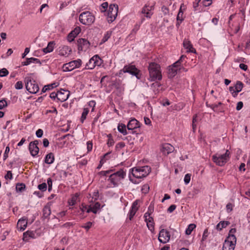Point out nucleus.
<instances>
[{
  "label": "nucleus",
  "instance_id": "1",
  "mask_svg": "<svg viewBox=\"0 0 250 250\" xmlns=\"http://www.w3.org/2000/svg\"><path fill=\"white\" fill-rule=\"evenodd\" d=\"M150 171V168L147 166L132 168L129 171L130 180L135 184H138L140 180L146 177Z\"/></svg>",
  "mask_w": 250,
  "mask_h": 250
},
{
  "label": "nucleus",
  "instance_id": "2",
  "mask_svg": "<svg viewBox=\"0 0 250 250\" xmlns=\"http://www.w3.org/2000/svg\"><path fill=\"white\" fill-rule=\"evenodd\" d=\"M236 229L232 228L230 229L229 235L223 244L222 250H234L236 243V238L235 234Z\"/></svg>",
  "mask_w": 250,
  "mask_h": 250
},
{
  "label": "nucleus",
  "instance_id": "3",
  "mask_svg": "<svg viewBox=\"0 0 250 250\" xmlns=\"http://www.w3.org/2000/svg\"><path fill=\"white\" fill-rule=\"evenodd\" d=\"M149 80L154 81L156 80H160L162 79V74L160 65L155 62H150L148 67Z\"/></svg>",
  "mask_w": 250,
  "mask_h": 250
},
{
  "label": "nucleus",
  "instance_id": "4",
  "mask_svg": "<svg viewBox=\"0 0 250 250\" xmlns=\"http://www.w3.org/2000/svg\"><path fill=\"white\" fill-rule=\"evenodd\" d=\"M125 176V172L123 170L111 174L108 179V181L111 183L110 187L117 186Z\"/></svg>",
  "mask_w": 250,
  "mask_h": 250
},
{
  "label": "nucleus",
  "instance_id": "5",
  "mask_svg": "<svg viewBox=\"0 0 250 250\" xmlns=\"http://www.w3.org/2000/svg\"><path fill=\"white\" fill-rule=\"evenodd\" d=\"M229 152L226 150L225 153H216L212 156L213 161L219 166H224L229 160Z\"/></svg>",
  "mask_w": 250,
  "mask_h": 250
},
{
  "label": "nucleus",
  "instance_id": "6",
  "mask_svg": "<svg viewBox=\"0 0 250 250\" xmlns=\"http://www.w3.org/2000/svg\"><path fill=\"white\" fill-rule=\"evenodd\" d=\"M82 65V61L78 59L63 64L62 70L63 72H70L75 69L79 68Z\"/></svg>",
  "mask_w": 250,
  "mask_h": 250
},
{
  "label": "nucleus",
  "instance_id": "7",
  "mask_svg": "<svg viewBox=\"0 0 250 250\" xmlns=\"http://www.w3.org/2000/svg\"><path fill=\"white\" fill-rule=\"evenodd\" d=\"M79 21L82 24L88 25L94 22L95 17L91 12L85 11L80 15Z\"/></svg>",
  "mask_w": 250,
  "mask_h": 250
},
{
  "label": "nucleus",
  "instance_id": "8",
  "mask_svg": "<svg viewBox=\"0 0 250 250\" xmlns=\"http://www.w3.org/2000/svg\"><path fill=\"white\" fill-rule=\"evenodd\" d=\"M25 82L26 90L30 93L35 94L39 91V85L34 80L26 78Z\"/></svg>",
  "mask_w": 250,
  "mask_h": 250
},
{
  "label": "nucleus",
  "instance_id": "9",
  "mask_svg": "<svg viewBox=\"0 0 250 250\" xmlns=\"http://www.w3.org/2000/svg\"><path fill=\"white\" fill-rule=\"evenodd\" d=\"M118 6L117 4H112L109 5L107 15V20L108 22H113L117 17Z\"/></svg>",
  "mask_w": 250,
  "mask_h": 250
},
{
  "label": "nucleus",
  "instance_id": "10",
  "mask_svg": "<svg viewBox=\"0 0 250 250\" xmlns=\"http://www.w3.org/2000/svg\"><path fill=\"white\" fill-rule=\"evenodd\" d=\"M102 63V60L97 55H94L86 63L85 69H92L96 66H100Z\"/></svg>",
  "mask_w": 250,
  "mask_h": 250
},
{
  "label": "nucleus",
  "instance_id": "11",
  "mask_svg": "<svg viewBox=\"0 0 250 250\" xmlns=\"http://www.w3.org/2000/svg\"><path fill=\"white\" fill-rule=\"evenodd\" d=\"M124 73H128L132 75L135 76L137 79H139L138 76L139 71L134 65L129 64L125 66L123 69L120 70L119 75L123 74Z\"/></svg>",
  "mask_w": 250,
  "mask_h": 250
},
{
  "label": "nucleus",
  "instance_id": "12",
  "mask_svg": "<svg viewBox=\"0 0 250 250\" xmlns=\"http://www.w3.org/2000/svg\"><path fill=\"white\" fill-rule=\"evenodd\" d=\"M170 238V235L168 230L162 229L159 232L158 240L160 242L165 244L169 242Z\"/></svg>",
  "mask_w": 250,
  "mask_h": 250
},
{
  "label": "nucleus",
  "instance_id": "13",
  "mask_svg": "<svg viewBox=\"0 0 250 250\" xmlns=\"http://www.w3.org/2000/svg\"><path fill=\"white\" fill-rule=\"evenodd\" d=\"M183 58L184 56H182L180 60L169 67L168 73L170 77H173L176 75L178 70L180 69L179 64L180 63V61Z\"/></svg>",
  "mask_w": 250,
  "mask_h": 250
},
{
  "label": "nucleus",
  "instance_id": "14",
  "mask_svg": "<svg viewBox=\"0 0 250 250\" xmlns=\"http://www.w3.org/2000/svg\"><path fill=\"white\" fill-rule=\"evenodd\" d=\"M90 204L88 205V208L86 210V212H93V213H97L99 212L102 208L101 204L99 202H90Z\"/></svg>",
  "mask_w": 250,
  "mask_h": 250
},
{
  "label": "nucleus",
  "instance_id": "15",
  "mask_svg": "<svg viewBox=\"0 0 250 250\" xmlns=\"http://www.w3.org/2000/svg\"><path fill=\"white\" fill-rule=\"evenodd\" d=\"M38 144V141L32 142L29 144V149L31 155L33 157L36 156L39 153V148L37 146Z\"/></svg>",
  "mask_w": 250,
  "mask_h": 250
},
{
  "label": "nucleus",
  "instance_id": "16",
  "mask_svg": "<svg viewBox=\"0 0 250 250\" xmlns=\"http://www.w3.org/2000/svg\"><path fill=\"white\" fill-rule=\"evenodd\" d=\"M69 96V91L61 89L58 91V100L62 102L65 101Z\"/></svg>",
  "mask_w": 250,
  "mask_h": 250
},
{
  "label": "nucleus",
  "instance_id": "17",
  "mask_svg": "<svg viewBox=\"0 0 250 250\" xmlns=\"http://www.w3.org/2000/svg\"><path fill=\"white\" fill-rule=\"evenodd\" d=\"M138 203L139 201L136 200L134 202L132 205L131 208L128 214V217L130 220L132 219L138 209Z\"/></svg>",
  "mask_w": 250,
  "mask_h": 250
},
{
  "label": "nucleus",
  "instance_id": "18",
  "mask_svg": "<svg viewBox=\"0 0 250 250\" xmlns=\"http://www.w3.org/2000/svg\"><path fill=\"white\" fill-rule=\"evenodd\" d=\"M71 51V49L68 46L63 45L59 48L58 54L61 56L66 57L68 56Z\"/></svg>",
  "mask_w": 250,
  "mask_h": 250
},
{
  "label": "nucleus",
  "instance_id": "19",
  "mask_svg": "<svg viewBox=\"0 0 250 250\" xmlns=\"http://www.w3.org/2000/svg\"><path fill=\"white\" fill-rule=\"evenodd\" d=\"M89 43L88 41L84 39H80L78 41V49L81 51H86L89 47Z\"/></svg>",
  "mask_w": 250,
  "mask_h": 250
},
{
  "label": "nucleus",
  "instance_id": "20",
  "mask_svg": "<svg viewBox=\"0 0 250 250\" xmlns=\"http://www.w3.org/2000/svg\"><path fill=\"white\" fill-rule=\"evenodd\" d=\"M81 31L80 27H76L73 31H72L67 36V41L71 42L74 41V39L80 33Z\"/></svg>",
  "mask_w": 250,
  "mask_h": 250
},
{
  "label": "nucleus",
  "instance_id": "21",
  "mask_svg": "<svg viewBox=\"0 0 250 250\" xmlns=\"http://www.w3.org/2000/svg\"><path fill=\"white\" fill-rule=\"evenodd\" d=\"M140 127L139 122L135 119H131L128 123L127 127L128 130H133Z\"/></svg>",
  "mask_w": 250,
  "mask_h": 250
},
{
  "label": "nucleus",
  "instance_id": "22",
  "mask_svg": "<svg viewBox=\"0 0 250 250\" xmlns=\"http://www.w3.org/2000/svg\"><path fill=\"white\" fill-rule=\"evenodd\" d=\"M145 217L148 229L152 231L154 230L153 218L147 213L145 214Z\"/></svg>",
  "mask_w": 250,
  "mask_h": 250
},
{
  "label": "nucleus",
  "instance_id": "23",
  "mask_svg": "<svg viewBox=\"0 0 250 250\" xmlns=\"http://www.w3.org/2000/svg\"><path fill=\"white\" fill-rule=\"evenodd\" d=\"M173 150V146L169 144H164L161 148V151L164 155H167Z\"/></svg>",
  "mask_w": 250,
  "mask_h": 250
},
{
  "label": "nucleus",
  "instance_id": "24",
  "mask_svg": "<svg viewBox=\"0 0 250 250\" xmlns=\"http://www.w3.org/2000/svg\"><path fill=\"white\" fill-rule=\"evenodd\" d=\"M153 10V6L152 5H146L142 9V12L145 14L146 17L148 18H150L152 13L151 11Z\"/></svg>",
  "mask_w": 250,
  "mask_h": 250
},
{
  "label": "nucleus",
  "instance_id": "25",
  "mask_svg": "<svg viewBox=\"0 0 250 250\" xmlns=\"http://www.w3.org/2000/svg\"><path fill=\"white\" fill-rule=\"evenodd\" d=\"M27 219L25 217H23L20 219L17 223V227L20 230L23 231L24 230L27 226Z\"/></svg>",
  "mask_w": 250,
  "mask_h": 250
},
{
  "label": "nucleus",
  "instance_id": "26",
  "mask_svg": "<svg viewBox=\"0 0 250 250\" xmlns=\"http://www.w3.org/2000/svg\"><path fill=\"white\" fill-rule=\"evenodd\" d=\"M183 46L184 48L187 50V52L196 53L195 49L193 47L189 41L185 40L183 42Z\"/></svg>",
  "mask_w": 250,
  "mask_h": 250
},
{
  "label": "nucleus",
  "instance_id": "27",
  "mask_svg": "<svg viewBox=\"0 0 250 250\" xmlns=\"http://www.w3.org/2000/svg\"><path fill=\"white\" fill-rule=\"evenodd\" d=\"M55 42H49L46 47L42 49V51L45 54L49 53L52 52L54 50Z\"/></svg>",
  "mask_w": 250,
  "mask_h": 250
},
{
  "label": "nucleus",
  "instance_id": "28",
  "mask_svg": "<svg viewBox=\"0 0 250 250\" xmlns=\"http://www.w3.org/2000/svg\"><path fill=\"white\" fill-rule=\"evenodd\" d=\"M31 63H40V60L37 58L32 57L30 58H27L26 61L22 62V64L23 65H28Z\"/></svg>",
  "mask_w": 250,
  "mask_h": 250
},
{
  "label": "nucleus",
  "instance_id": "29",
  "mask_svg": "<svg viewBox=\"0 0 250 250\" xmlns=\"http://www.w3.org/2000/svg\"><path fill=\"white\" fill-rule=\"evenodd\" d=\"M185 16L184 14L181 12H179L176 18V26L177 28L179 27L182 22L184 21Z\"/></svg>",
  "mask_w": 250,
  "mask_h": 250
},
{
  "label": "nucleus",
  "instance_id": "30",
  "mask_svg": "<svg viewBox=\"0 0 250 250\" xmlns=\"http://www.w3.org/2000/svg\"><path fill=\"white\" fill-rule=\"evenodd\" d=\"M30 238H35V233L33 231H27L23 233V240L24 241H28Z\"/></svg>",
  "mask_w": 250,
  "mask_h": 250
},
{
  "label": "nucleus",
  "instance_id": "31",
  "mask_svg": "<svg viewBox=\"0 0 250 250\" xmlns=\"http://www.w3.org/2000/svg\"><path fill=\"white\" fill-rule=\"evenodd\" d=\"M54 161V156L52 153L47 154L45 158V162L48 164H51Z\"/></svg>",
  "mask_w": 250,
  "mask_h": 250
},
{
  "label": "nucleus",
  "instance_id": "32",
  "mask_svg": "<svg viewBox=\"0 0 250 250\" xmlns=\"http://www.w3.org/2000/svg\"><path fill=\"white\" fill-rule=\"evenodd\" d=\"M89 202H95L98 200L99 198V192L98 190L94 191L92 194H89Z\"/></svg>",
  "mask_w": 250,
  "mask_h": 250
},
{
  "label": "nucleus",
  "instance_id": "33",
  "mask_svg": "<svg viewBox=\"0 0 250 250\" xmlns=\"http://www.w3.org/2000/svg\"><path fill=\"white\" fill-rule=\"evenodd\" d=\"M78 197L79 194L78 193H76L75 195H73L68 201L69 206H72L75 205Z\"/></svg>",
  "mask_w": 250,
  "mask_h": 250
},
{
  "label": "nucleus",
  "instance_id": "34",
  "mask_svg": "<svg viewBox=\"0 0 250 250\" xmlns=\"http://www.w3.org/2000/svg\"><path fill=\"white\" fill-rule=\"evenodd\" d=\"M118 130L120 133H122L124 135L127 134L126 126L123 124H119L118 125Z\"/></svg>",
  "mask_w": 250,
  "mask_h": 250
},
{
  "label": "nucleus",
  "instance_id": "35",
  "mask_svg": "<svg viewBox=\"0 0 250 250\" xmlns=\"http://www.w3.org/2000/svg\"><path fill=\"white\" fill-rule=\"evenodd\" d=\"M208 229H206L204 231L203 234L202 235V237L200 243L201 246L205 247L206 246L205 242L207 240V239L208 237Z\"/></svg>",
  "mask_w": 250,
  "mask_h": 250
},
{
  "label": "nucleus",
  "instance_id": "36",
  "mask_svg": "<svg viewBox=\"0 0 250 250\" xmlns=\"http://www.w3.org/2000/svg\"><path fill=\"white\" fill-rule=\"evenodd\" d=\"M89 109L87 107H84L83 109V111L82 114V116L81 118V122L83 123L84 121L86 118V116L87 115L89 112Z\"/></svg>",
  "mask_w": 250,
  "mask_h": 250
},
{
  "label": "nucleus",
  "instance_id": "37",
  "mask_svg": "<svg viewBox=\"0 0 250 250\" xmlns=\"http://www.w3.org/2000/svg\"><path fill=\"white\" fill-rule=\"evenodd\" d=\"M196 225L194 224H190L188 226V227L186 229V234L189 235L191 233L192 231L195 229Z\"/></svg>",
  "mask_w": 250,
  "mask_h": 250
},
{
  "label": "nucleus",
  "instance_id": "38",
  "mask_svg": "<svg viewBox=\"0 0 250 250\" xmlns=\"http://www.w3.org/2000/svg\"><path fill=\"white\" fill-rule=\"evenodd\" d=\"M229 224V223L228 221H222L220 222L217 225V229L219 230H221L224 228H226L227 226H228Z\"/></svg>",
  "mask_w": 250,
  "mask_h": 250
},
{
  "label": "nucleus",
  "instance_id": "39",
  "mask_svg": "<svg viewBox=\"0 0 250 250\" xmlns=\"http://www.w3.org/2000/svg\"><path fill=\"white\" fill-rule=\"evenodd\" d=\"M25 188V186L22 183H18L16 185V189L17 192H22Z\"/></svg>",
  "mask_w": 250,
  "mask_h": 250
},
{
  "label": "nucleus",
  "instance_id": "40",
  "mask_svg": "<svg viewBox=\"0 0 250 250\" xmlns=\"http://www.w3.org/2000/svg\"><path fill=\"white\" fill-rule=\"evenodd\" d=\"M234 87V89L236 91V92L238 93L242 90L243 83L240 82H237Z\"/></svg>",
  "mask_w": 250,
  "mask_h": 250
},
{
  "label": "nucleus",
  "instance_id": "41",
  "mask_svg": "<svg viewBox=\"0 0 250 250\" xmlns=\"http://www.w3.org/2000/svg\"><path fill=\"white\" fill-rule=\"evenodd\" d=\"M43 212L44 216L45 217H47L48 216H49L50 215V214L51 213L50 208L48 206H45L43 208Z\"/></svg>",
  "mask_w": 250,
  "mask_h": 250
},
{
  "label": "nucleus",
  "instance_id": "42",
  "mask_svg": "<svg viewBox=\"0 0 250 250\" xmlns=\"http://www.w3.org/2000/svg\"><path fill=\"white\" fill-rule=\"evenodd\" d=\"M191 178L190 174H187L185 175L184 179V183L186 185H188L189 183Z\"/></svg>",
  "mask_w": 250,
  "mask_h": 250
},
{
  "label": "nucleus",
  "instance_id": "43",
  "mask_svg": "<svg viewBox=\"0 0 250 250\" xmlns=\"http://www.w3.org/2000/svg\"><path fill=\"white\" fill-rule=\"evenodd\" d=\"M111 35V32L107 31V32H106V33L104 34V35L102 39V42H104L106 41H107L108 40V39L110 37Z\"/></svg>",
  "mask_w": 250,
  "mask_h": 250
},
{
  "label": "nucleus",
  "instance_id": "44",
  "mask_svg": "<svg viewBox=\"0 0 250 250\" xmlns=\"http://www.w3.org/2000/svg\"><path fill=\"white\" fill-rule=\"evenodd\" d=\"M23 84L21 81L17 82L15 85V88L17 90L21 89L23 88Z\"/></svg>",
  "mask_w": 250,
  "mask_h": 250
},
{
  "label": "nucleus",
  "instance_id": "45",
  "mask_svg": "<svg viewBox=\"0 0 250 250\" xmlns=\"http://www.w3.org/2000/svg\"><path fill=\"white\" fill-rule=\"evenodd\" d=\"M108 7V3L105 2L102 4L100 7V11L101 12H104Z\"/></svg>",
  "mask_w": 250,
  "mask_h": 250
},
{
  "label": "nucleus",
  "instance_id": "46",
  "mask_svg": "<svg viewBox=\"0 0 250 250\" xmlns=\"http://www.w3.org/2000/svg\"><path fill=\"white\" fill-rule=\"evenodd\" d=\"M229 90L230 92L231 93V95L233 97H235L237 96L238 93L236 92V90L234 89V86H230L229 87Z\"/></svg>",
  "mask_w": 250,
  "mask_h": 250
},
{
  "label": "nucleus",
  "instance_id": "47",
  "mask_svg": "<svg viewBox=\"0 0 250 250\" xmlns=\"http://www.w3.org/2000/svg\"><path fill=\"white\" fill-rule=\"evenodd\" d=\"M38 188L42 191H45L47 189V184L45 183L40 184L38 186Z\"/></svg>",
  "mask_w": 250,
  "mask_h": 250
},
{
  "label": "nucleus",
  "instance_id": "48",
  "mask_svg": "<svg viewBox=\"0 0 250 250\" xmlns=\"http://www.w3.org/2000/svg\"><path fill=\"white\" fill-rule=\"evenodd\" d=\"M8 74V71L6 68H2L0 70V76L2 77Z\"/></svg>",
  "mask_w": 250,
  "mask_h": 250
},
{
  "label": "nucleus",
  "instance_id": "49",
  "mask_svg": "<svg viewBox=\"0 0 250 250\" xmlns=\"http://www.w3.org/2000/svg\"><path fill=\"white\" fill-rule=\"evenodd\" d=\"M7 105V102L5 100H0V109H3Z\"/></svg>",
  "mask_w": 250,
  "mask_h": 250
},
{
  "label": "nucleus",
  "instance_id": "50",
  "mask_svg": "<svg viewBox=\"0 0 250 250\" xmlns=\"http://www.w3.org/2000/svg\"><path fill=\"white\" fill-rule=\"evenodd\" d=\"M10 151V148L9 146H6L3 154V160H6L8 156V153Z\"/></svg>",
  "mask_w": 250,
  "mask_h": 250
},
{
  "label": "nucleus",
  "instance_id": "51",
  "mask_svg": "<svg viewBox=\"0 0 250 250\" xmlns=\"http://www.w3.org/2000/svg\"><path fill=\"white\" fill-rule=\"evenodd\" d=\"M56 85L55 83H53V84H52L51 85H47V86H45L43 88H42V92H45L47 89H49L50 88H52L54 87H56Z\"/></svg>",
  "mask_w": 250,
  "mask_h": 250
},
{
  "label": "nucleus",
  "instance_id": "52",
  "mask_svg": "<svg viewBox=\"0 0 250 250\" xmlns=\"http://www.w3.org/2000/svg\"><path fill=\"white\" fill-rule=\"evenodd\" d=\"M92 223L90 222H88L82 227L85 229L86 230H88L92 226Z\"/></svg>",
  "mask_w": 250,
  "mask_h": 250
},
{
  "label": "nucleus",
  "instance_id": "53",
  "mask_svg": "<svg viewBox=\"0 0 250 250\" xmlns=\"http://www.w3.org/2000/svg\"><path fill=\"white\" fill-rule=\"evenodd\" d=\"M202 3L205 6H209L212 3V0H203Z\"/></svg>",
  "mask_w": 250,
  "mask_h": 250
},
{
  "label": "nucleus",
  "instance_id": "54",
  "mask_svg": "<svg viewBox=\"0 0 250 250\" xmlns=\"http://www.w3.org/2000/svg\"><path fill=\"white\" fill-rule=\"evenodd\" d=\"M36 135L37 137L41 138L43 135V130L42 129H39L36 131Z\"/></svg>",
  "mask_w": 250,
  "mask_h": 250
},
{
  "label": "nucleus",
  "instance_id": "55",
  "mask_svg": "<svg viewBox=\"0 0 250 250\" xmlns=\"http://www.w3.org/2000/svg\"><path fill=\"white\" fill-rule=\"evenodd\" d=\"M114 143V140L113 138L111 137L110 135L108 136V140L107 142V145L108 146H110L113 145Z\"/></svg>",
  "mask_w": 250,
  "mask_h": 250
},
{
  "label": "nucleus",
  "instance_id": "56",
  "mask_svg": "<svg viewBox=\"0 0 250 250\" xmlns=\"http://www.w3.org/2000/svg\"><path fill=\"white\" fill-rule=\"evenodd\" d=\"M13 178L12 173L11 171H8L6 174L5 175V178L6 179L11 180Z\"/></svg>",
  "mask_w": 250,
  "mask_h": 250
},
{
  "label": "nucleus",
  "instance_id": "57",
  "mask_svg": "<svg viewBox=\"0 0 250 250\" xmlns=\"http://www.w3.org/2000/svg\"><path fill=\"white\" fill-rule=\"evenodd\" d=\"M88 106L92 107L91 111H93L94 109V107L96 105V102L94 101H90L89 102Z\"/></svg>",
  "mask_w": 250,
  "mask_h": 250
},
{
  "label": "nucleus",
  "instance_id": "58",
  "mask_svg": "<svg viewBox=\"0 0 250 250\" xmlns=\"http://www.w3.org/2000/svg\"><path fill=\"white\" fill-rule=\"evenodd\" d=\"M47 183L48 185V190L50 191L51 190L52 186V181L50 178H49L47 180Z\"/></svg>",
  "mask_w": 250,
  "mask_h": 250
},
{
  "label": "nucleus",
  "instance_id": "59",
  "mask_svg": "<svg viewBox=\"0 0 250 250\" xmlns=\"http://www.w3.org/2000/svg\"><path fill=\"white\" fill-rule=\"evenodd\" d=\"M92 146H93L92 143L91 142L88 141L87 142V152H89L92 150Z\"/></svg>",
  "mask_w": 250,
  "mask_h": 250
},
{
  "label": "nucleus",
  "instance_id": "60",
  "mask_svg": "<svg viewBox=\"0 0 250 250\" xmlns=\"http://www.w3.org/2000/svg\"><path fill=\"white\" fill-rule=\"evenodd\" d=\"M162 11L163 12L164 15H167L169 13V9L166 6H163L162 7Z\"/></svg>",
  "mask_w": 250,
  "mask_h": 250
},
{
  "label": "nucleus",
  "instance_id": "61",
  "mask_svg": "<svg viewBox=\"0 0 250 250\" xmlns=\"http://www.w3.org/2000/svg\"><path fill=\"white\" fill-rule=\"evenodd\" d=\"M176 206L175 205H171L167 209V211L169 213L173 212L176 208Z\"/></svg>",
  "mask_w": 250,
  "mask_h": 250
},
{
  "label": "nucleus",
  "instance_id": "62",
  "mask_svg": "<svg viewBox=\"0 0 250 250\" xmlns=\"http://www.w3.org/2000/svg\"><path fill=\"white\" fill-rule=\"evenodd\" d=\"M88 208V206H87L86 205H84L83 204L82 206L80 207V209L82 212H83L84 211L86 212V210Z\"/></svg>",
  "mask_w": 250,
  "mask_h": 250
},
{
  "label": "nucleus",
  "instance_id": "63",
  "mask_svg": "<svg viewBox=\"0 0 250 250\" xmlns=\"http://www.w3.org/2000/svg\"><path fill=\"white\" fill-rule=\"evenodd\" d=\"M243 104L242 102H239L237 104V106H236V109L237 110H241L242 107H243Z\"/></svg>",
  "mask_w": 250,
  "mask_h": 250
},
{
  "label": "nucleus",
  "instance_id": "64",
  "mask_svg": "<svg viewBox=\"0 0 250 250\" xmlns=\"http://www.w3.org/2000/svg\"><path fill=\"white\" fill-rule=\"evenodd\" d=\"M50 97L54 100H55L56 98L58 99V92L57 93L52 92L50 95Z\"/></svg>",
  "mask_w": 250,
  "mask_h": 250
}]
</instances>
